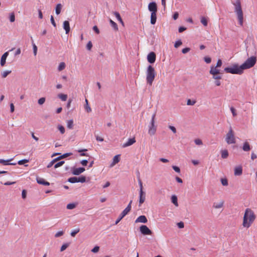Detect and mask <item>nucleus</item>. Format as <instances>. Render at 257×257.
Masks as SVG:
<instances>
[{
  "label": "nucleus",
  "mask_w": 257,
  "mask_h": 257,
  "mask_svg": "<svg viewBox=\"0 0 257 257\" xmlns=\"http://www.w3.org/2000/svg\"><path fill=\"white\" fill-rule=\"evenodd\" d=\"M255 217L253 211L250 208H246L243 218V226L248 228L254 221Z\"/></svg>",
  "instance_id": "nucleus-1"
},
{
  "label": "nucleus",
  "mask_w": 257,
  "mask_h": 257,
  "mask_svg": "<svg viewBox=\"0 0 257 257\" xmlns=\"http://www.w3.org/2000/svg\"><path fill=\"white\" fill-rule=\"evenodd\" d=\"M232 5L234 7V12L237 16L239 23L240 25L243 24V14L241 8V2L240 0H236L234 2H232Z\"/></svg>",
  "instance_id": "nucleus-2"
},
{
  "label": "nucleus",
  "mask_w": 257,
  "mask_h": 257,
  "mask_svg": "<svg viewBox=\"0 0 257 257\" xmlns=\"http://www.w3.org/2000/svg\"><path fill=\"white\" fill-rule=\"evenodd\" d=\"M224 71L233 74L240 75L243 73V69L241 65L239 66L237 64H234L231 67L225 68Z\"/></svg>",
  "instance_id": "nucleus-3"
},
{
  "label": "nucleus",
  "mask_w": 257,
  "mask_h": 257,
  "mask_svg": "<svg viewBox=\"0 0 257 257\" xmlns=\"http://www.w3.org/2000/svg\"><path fill=\"white\" fill-rule=\"evenodd\" d=\"M146 73L147 82L150 85H152L156 75L154 68L152 65H149Z\"/></svg>",
  "instance_id": "nucleus-4"
},
{
  "label": "nucleus",
  "mask_w": 257,
  "mask_h": 257,
  "mask_svg": "<svg viewBox=\"0 0 257 257\" xmlns=\"http://www.w3.org/2000/svg\"><path fill=\"white\" fill-rule=\"evenodd\" d=\"M256 57L252 56L248 58L241 65L243 70L252 67L256 63Z\"/></svg>",
  "instance_id": "nucleus-5"
},
{
  "label": "nucleus",
  "mask_w": 257,
  "mask_h": 257,
  "mask_svg": "<svg viewBox=\"0 0 257 257\" xmlns=\"http://www.w3.org/2000/svg\"><path fill=\"white\" fill-rule=\"evenodd\" d=\"M132 202L133 201L131 200L127 207L120 214L119 216L115 222V225L117 224L119 222L131 211L132 208L131 204Z\"/></svg>",
  "instance_id": "nucleus-6"
},
{
  "label": "nucleus",
  "mask_w": 257,
  "mask_h": 257,
  "mask_svg": "<svg viewBox=\"0 0 257 257\" xmlns=\"http://www.w3.org/2000/svg\"><path fill=\"white\" fill-rule=\"evenodd\" d=\"M225 141L228 144L235 143L234 133L231 127H230L229 131L226 134Z\"/></svg>",
  "instance_id": "nucleus-7"
},
{
  "label": "nucleus",
  "mask_w": 257,
  "mask_h": 257,
  "mask_svg": "<svg viewBox=\"0 0 257 257\" xmlns=\"http://www.w3.org/2000/svg\"><path fill=\"white\" fill-rule=\"evenodd\" d=\"M156 116V113H154L152 116V119L151 121V125L149 127V134L152 136L154 135L156 132V126L155 125V118Z\"/></svg>",
  "instance_id": "nucleus-8"
},
{
  "label": "nucleus",
  "mask_w": 257,
  "mask_h": 257,
  "mask_svg": "<svg viewBox=\"0 0 257 257\" xmlns=\"http://www.w3.org/2000/svg\"><path fill=\"white\" fill-rule=\"evenodd\" d=\"M68 181L71 183H75L78 182L84 183L86 182V177L84 176H81L79 177H70L68 179Z\"/></svg>",
  "instance_id": "nucleus-9"
},
{
  "label": "nucleus",
  "mask_w": 257,
  "mask_h": 257,
  "mask_svg": "<svg viewBox=\"0 0 257 257\" xmlns=\"http://www.w3.org/2000/svg\"><path fill=\"white\" fill-rule=\"evenodd\" d=\"M140 231L144 235H152L153 232L150 230L149 227L145 225H142L140 227Z\"/></svg>",
  "instance_id": "nucleus-10"
},
{
  "label": "nucleus",
  "mask_w": 257,
  "mask_h": 257,
  "mask_svg": "<svg viewBox=\"0 0 257 257\" xmlns=\"http://www.w3.org/2000/svg\"><path fill=\"white\" fill-rule=\"evenodd\" d=\"M148 10L151 13H157L158 8L156 2H152L148 5Z\"/></svg>",
  "instance_id": "nucleus-11"
},
{
  "label": "nucleus",
  "mask_w": 257,
  "mask_h": 257,
  "mask_svg": "<svg viewBox=\"0 0 257 257\" xmlns=\"http://www.w3.org/2000/svg\"><path fill=\"white\" fill-rule=\"evenodd\" d=\"M156 56L154 52H150L147 56L148 61L151 63H154L156 61Z\"/></svg>",
  "instance_id": "nucleus-12"
},
{
  "label": "nucleus",
  "mask_w": 257,
  "mask_h": 257,
  "mask_svg": "<svg viewBox=\"0 0 257 257\" xmlns=\"http://www.w3.org/2000/svg\"><path fill=\"white\" fill-rule=\"evenodd\" d=\"M85 170V169L83 167H80L78 168H73L72 173L73 175L78 176L83 173Z\"/></svg>",
  "instance_id": "nucleus-13"
},
{
  "label": "nucleus",
  "mask_w": 257,
  "mask_h": 257,
  "mask_svg": "<svg viewBox=\"0 0 257 257\" xmlns=\"http://www.w3.org/2000/svg\"><path fill=\"white\" fill-rule=\"evenodd\" d=\"M146 199V193L143 190H140L139 206L143 204Z\"/></svg>",
  "instance_id": "nucleus-14"
},
{
  "label": "nucleus",
  "mask_w": 257,
  "mask_h": 257,
  "mask_svg": "<svg viewBox=\"0 0 257 257\" xmlns=\"http://www.w3.org/2000/svg\"><path fill=\"white\" fill-rule=\"evenodd\" d=\"M148 221L147 217L145 215H141L135 220L136 223L141 222L146 223Z\"/></svg>",
  "instance_id": "nucleus-15"
},
{
  "label": "nucleus",
  "mask_w": 257,
  "mask_h": 257,
  "mask_svg": "<svg viewBox=\"0 0 257 257\" xmlns=\"http://www.w3.org/2000/svg\"><path fill=\"white\" fill-rule=\"evenodd\" d=\"M36 181L38 184H41V185H43L44 186H49L50 185V183L46 181L44 179L41 178L39 177H37L36 178Z\"/></svg>",
  "instance_id": "nucleus-16"
},
{
  "label": "nucleus",
  "mask_w": 257,
  "mask_h": 257,
  "mask_svg": "<svg viewBox=\"0 0 257 257\" xmlns=\"http://www.w3.org/2000/svg\"><path fill=\"white\" fill-rule=\"evenodd\" d=\"M13 159H11L10 160H3L0 159V164H3V165H16L17 164L16 163H10Z\"/></svg>",
  "instance_id": "nucleus-17"
},
{
  "label": "nucleus",
  "mask_w": 257,
  "mask_h": 257,
  "mask_svg": "<svg viewBox=\"0 0 257 257\" xmlns=\"http://www.w3.org/2000/svg\"><path fill=\"white\" fill-rule=\"evenodd\" d=\"M209 73L211 74H220V70L217 68L215 67L214 66L212 65L210 67V70Z\"/></svg>",
  "instance_id": "nucleus-18"
},
{
  "label": "nucleus",
  "mask_w": 257,
  "mask_h": 257,
  "mask_svg": "<svg viewBox=\"0 0 257 257\" xmlns=\"http://www.w3.org/2000/svg\"><path fill=\"white\" fill-rule=\"evenodd\" d=\"M135 142H136V140H135V138L129 139L128 141L126 143H125L122 145V147L123 148L127 147L128 146L132 145Z\"/></svg>",
  "instance_id": "nucleus-19"
},
{
  "label": "nucleus",
  "mask_w": 257,
  "mask_h": 257,
  "mask_svg": "<svg viewBox=\"0 0 257 257\" xmlns=\"http://www.w3.org/2000/svg\"><path fill=\"white\" fill-rule=\"evenodd\" d=\"M9 55V52H5L2 56L1 59V65L2 66H3L6 64V59Z\"/></svg>",
  "instance_id": "nucleus-20"
},
{
  "label": "nucleus",
  "mask_w": 257,
  "mask_h": 257,
  "mask_svg": "<svg viewBox=\"0 0 257 257\" xmlns=\"http://www.w3.org/2000/svg\"><path fill=\"white\" fill-rule=\"evenodd\" d=\"M63 28L66 31V34H68L70 32V24L68 21H65L63 22Z\"/></svg>",
  "instance_id": "nucleus-21"
},
{
  "label": "nucleus",
  "mask_w": 257,
  "mask_h": 257,
  "mask_svg": "<svg viewBox=\"0 0 257 257\" xmlns=\"http://www.w3.org/2000/svg\"><path fill=\"white\" fill-rule=\"evenodd\" d=\"M120 161V155H115L113 158V161L112 163L110 164V167H113L116 164L118 163Z\"/></svg>",
  "instance_id": "nucleus-22"
},
{
  "label": "nucleus",
  "mask_w": 257,
  "mask_h": 257,
  "mask_svg": "<svg viewBox=\"0 0 257 257\" xmlns=\"http://www.w3.org/2000/svg\"><path fill=\"white\" fill-rule=\"evenodd\" d=\"M242 173V167L239 166L235 168L234 169V175L240 176Z\"/></svg>",
  "instance_id": "nucleus-23"
},
{
  "label": "nucleus",
  "mask_w": 257,
  "mask_h": 257,
  "mask_svg": "<svg viewBox=\"0 0 257 257\" xmlns=\"http://www.w3.org/2000/svg\"><path fill=\"white\" fill-rule=\"evenodd\" d=\"M157 21V13H151V24L152 25L155 24Z\"/></svg>",
  "instance_id": "nucleus-24"
},
{
  "label": "nucleus",
  "mask_w": 257,
  "mask_h": 257,
  "mask_svg": "<svg viewBox=\"0 0 257 257\" xmlns=\"http://www.w3.org/2000/svg\"><path fill=\"white\" fill-rule=\"evenodd\" d=\"M72 155V153H67L64 154L63 155H61V156L55 158V161H56V162H57V161H59L62 159H64L68 156H70Z\"/></svg>",
  "instance_id": "nucleus-25"
},
{
  "label": "nucleus",
  "mask_w": 257,
  "mask_h": 257,
  "mask_svg": "<svg viewBox=\"0 0 257 257\" xmlns=\"http://www.w3.org/2000/svg\"><path fill=\"white\" fill-rule=\"evenodd\" d=\"M113 15L115 16V17L117 18V19L118 20V21L121 23V24L124 26V23L120 16V14L117 12H113Z\"/></svg>",
  "instance_id": "nucleus-26"
},
{
  "label": "nucleus",
  "mask_w": 257,
  "mask_h": 257,
  "mask_svg": "<svg viewBox=\"0 0 257 257\" xmlns=\"http://www.w3.org/2000/svg\"><path fill=\"white\" fill-rule=\"evenodd\" d=\"M242 150L245 152H248L250 150V147L247 142H245L242 146Z\"/></svg>",
  "instance_id": "nucleus-27"
},
{
  "label": "nucleus",
  "mask_w": 257,
  "mask_h": 257,
  "mask_svg": "<svg viewBox=\"0 0 257 257\" xmlns=\"http://www.w3.org/2000/svg\"><path fill=\"white\" fill-rule=\"evenodd\" d=\"M109 23L111 25V26L113 28L114 31H117L118 29L117 27V25L116 23H115L114 21H113L111 19H109Z\"/></svg>",
  "instance_id": "nucleus-28"
},
{
  "label": "nucleus",
  "mask_w": 257,
  "mask_h": 257,
  "mask_svg": "<svg viewBox=\"0 0 257 257\" xmlns=\"http://www.w3.org/2000/svg\"><path fill=\"white\" fill-rule=\"evenodd\" d=\"M224 204V202L223 201H220L219 203H214L213 205V207L215 209H219L221 208Z\"/></svg>",
  "instance_id": "nucleus-29"
},
{
  "label": "nucleus",
  "mask_w": 257,
  "mask_h": 257,
  "mask_svg": "<svg viewBox=\"0 0 257 257\" xmlns=\"http://www.w3.org/2000/svg\"><path fill=\"white\" fill-rule=\"evenodd\" d=\"M62 6L61 4H58L56 5L55 8V13L57 15H59L60 14Z\"/></svg>",
  "instance_id": "nucleus-30"
},
{
  "label": "nucleus",
  "mask_w": 257,
  "mask_h": 257,
  "mask_svg": "<svg viewBox=\"0 0 257 257\" xmlns=\"http://www.w3.org/2000/svg\"><path fill=\"white\" fill-rule=\"evenodd\" d=\"M221 157L223 159H226L228 157V152L227 150H222L221 151Z\"/></svg>",
  "instance_id": "nucleus-31"
},
{
  "label": "nucleus",
  "mask_w": 257,
  "mask_h": 257,
  "mask_svg": "<svg viewBox=\"0 0 257 257\" xmlns=\"http://www.w3.org/2000/svg\"><path fill=\"white\" fill-rule=\"evenodd\" d=\"M171 201L176 206H178V199L176 196L174 195L172 196Z\"/></svg>",
  "instance_id": "nucleus-32"
},
{
  "label": "nucleus",
  "mask_w": 257,
  "mask_h": 257,
  "mask_svg": "<svg viewBox=\"0 0 257 257\" xmlns=\"http://www.w3.org/2000/svg\"><path fill=\"white\" fill-rule=\"evenodd\" d=\"M58 97L61 99L62 101H66L67 99V95L62 93H60L58 95Z\"/></svg>",
  "instance_id": "nucleus-33"
},
{
  "label": "nucleus",
  "mask_w": 257,
  "mask_h": 257,
  "mask_svg": "<svg viewBox=\"0 0 257 257\" xmlns=\"http://www.w3.org/2000/svg\"><path fill=\"white\" fill-rule=\"evenodd\" d=\"M66 65L64 62H61L58 67V70L59 71H61L63 70H64L65 68Z\"/></svg>",
  "instance_id": "nucleus-34"
},
{
  "label": "nucleus",
  "mask_w": 257,
  "mask_h": 257,
  "mask_svg": "<svg viewBox=\"0 0 257 257\" xmlns=\"http://www.w3.org/2000/svg\"><path fill=\"white\" fill-rule=\"evenodd\" d=\"M73 126V121L72 119H70L67 121V127L69 129H72Z\"/></svg>",
  "instance_id": "nucleus-35"
},
{
  "label": "nucleus",
  "mask_w": 257,
  "mask_h": 257,
  "mask_svg": "<svg viewBox=\"0 0 257 257\" xmlns=\"http://www.w3.org/2000/svg\"><path fill=\"white\" fill-rule=\"evenodd\" d=\"M85 102H86V105L85 106V109L87 112H89L91 111V109L88 105V102L87 99H85Z\"/></svg>",
  "instance_id": "nucleus-36"
},
{
  "label": "nucleus",
  "mask_w": 257,
  "mask_h": 257,
  "mask_svg": "<svg viewBox=\"0 0 257 257\" xmlns=\"http://www.w3.org/2000/svg\"><path fill=\"white\" fill-rule=\"evenodd\" d=\"M70 243H64L60 248V251H63L65 250L69 246Z\"/></svg>",
  "instance_id": "nucleus-37"
},
{
  "label": "nucleus",
  "mask_w": 257,
  "mask_h": 257,
  "mask_svg": "<svg viewBox=\"0 0 257 257\" xmlns=\"http://www.w3.org/2000/svg\"><path fill=\"white\" fill-rule=\"evenodd\" d=\"M80 231V229L79 228H76L73 231H71L70 234L72 237H75L76 234L78 233Z\"/></svg>",
  "instance_id": "nucleus-38"
},
{
  "label": "nucleus",
  "mask_w": 257,
  "mask_h": 257,
  "mask_svg": "<svg viewBox=\"0 0 257 257\" xmlns=\"http://www.w3.org/2000/svg\"><path fill=\"white\" fill-rule=\"evenodd\" d=\"M76 206V204L75 203H69L67 205V209H73L75 208Z\"/></svg>",
  "instance_id": "nucleus-39"
},
{
  "label": "nucleus",
  "mask_w": 257,
  "mask_h": 257,
  "mask_svg": "<svg viewBox=\"0 0 257 257\" xmlns=\"http://www.w3.org/2000/svg\"><path fill=\"white\" fill-rule=\"evenodd\" d=\"M201 23L205 26H207L208 22L207 20L205 17H202L201 19Z\"/></svg>",
  "instance_id": "nucleus-40"
},
{
  "label": "nucleus",
  "mask_w": 257,
  "mask_h": 257,
  "mask_svg": "<svg viewBox=\"0 0 257 257\" xmlns=\"http://www.w3.org/2000/svg\"><path fill=\"white\" fill-rule=\"evenodd\" d=\"M64 163H65V162L64 161H60V162H59L55 164L54 168H57L62 166L64 164Z\"/></svg>",
  "instance_id": "nucleus-41"
},
{
  "label": "nucleus",
  "mask_w": 257,
  "mask_h": 257,
  "mask_svg": "<svg viewBox=\"0 0 257 257\" xmlns=\"http://www.w3.org/2000/svg\"><path fill=\"white\" fill-rule=\"evenodd\" d=\"M221 182L223 186H226L228 185V181L226 178H222L221 179Z\"/></svg>",
  "instance_id": "nucleus-42"
},
{
  "label": "nucleus",
  "mask_w": 257,
  "mask_h": 257,
  "mask_svg": "<svg viewBox=\"0 0 257 257\" xmlns=\"http://www.w3.org/2000/svg\"><path fill=\"white\" fill-rule=\"evenodd\" d=\"M78 151L79 153H81L80 154V156H88V155L87 154L83 153V152L87 151L86 149L79 150Z\"/></svg>",
  "instance_id": "nucleus-43"
},
{
  "label": "nucleus",
  "mask_w": 257,
  "mask_h": 257,
  "mask_svg": "<svg viewBox=\"0 0 257 257\" xmlns=\"http://www.w3.org/2000/svg\"><path fill=\"white\" fill-rule=\"evenodd\" d=\"M46 98L45 97H41L38 99V103L40 105H42L45 102Z\"/></svg>",
  "instance_id": "nucleus-44"
},
{
  "label": "nucleus",
  "mask_w": 257,
  "mask_h": 257,
  "mask_svg": "<svg viewBox=\"0 0 257 257\" xmlns=\"http://www.w3.org/2000/svg\"><path fill=\"white\" fill-rule=\"evenodd\" d=\"M10 21L11 22H14L15 21V16L14 13H12L10 15Z\"/></svg>",
  "instance_id": "nucleus-45"
},
{
  "label": "nucleus",
  "mask_w": 257,
  "mask_h": 257,
  "mask_svg": "<svg viewBox=\"0 0 257 257\" xmlns=\"http://www.w3.org/2000/svg\"><path fill=\"white\" fill-rule=\"evenodd\" d=\"M29 160H27V159H23V160H20L18 161V164L20 165H23L26 163H28L29 162Z\"/></svg>",
  "instance_id": "nucleus-46"
},
{
  "label": "nucleus",
  "mask_w": 257,
  "mask_h": 257,
  "mask_svg": "<svg viewBox=\"0 0 257 257\" xmlns=\"http://www.w3.org/2000/svg\"><path fill=\"white\" fill-rule=\"evenodd\" d=\"M182 44V42L181 40L176 41L174 44V47L176 48H178Z\"/></svg>",
  "instance_id": "nucleus-47"
},
{
  "label": "nucleus",
  "mask_w": 257,
  "mask_h": 257,
  "mask_svg": "<svg viewBox=\"0 0 257 257\" xmlns=\"http://www.w3.org/2000/svg\"><path fill=\"white\" fill-rule=\"evenodd\" d=\"M213 79L216 80H219L222 78V76L220 74H212Z\"/></svg>",
  "instance_id": "nucleus-48"
},
{
  "label": "nucleus",
  "mask_w": 257,
  "mask_h": 257,
  "mask_svg": "<svg viewBox=\"0 0 257 257\" xmlns=\"http://www.w3.org/2000/svg\"><path fill=\"white\" fill-rule=\"evenodd\" d=\"M58 128L60 131V133L62 134H64V133H65V128H64V127L63 126L61 125H59L58 126Z\"/></svg>",
  "instance_id": "nucleus-49"
},
{
  "label": "nucleus",
  "mask_w": 257,
  "mask_h": 257,
  "mask_svg": "<svg viewBox=\"0 0 257 257\" xmlns=\"http://www.w3.org/2000/svg\"><path fill=\"white\" fill-rule=\"evenodd\" d=\"M195 103H196L195 100H191L190 99H188L187 101V104L188 105H193Z\"/></svg>",
  "instance_id": "nucleus-50"
},
{
  "label": "nucleus",
  "mask_w": 257,
  "mask_h": 257,
  "mask_svg": "<svg viewBox=\"0 0 257 257\" xmlns=\"http://www.w3.org/2000/svg\"><path fill=\"white\" fill-rule=\"evenodd\" d=\"M11 73V71H4L2 74V77L3 78H6Z\"/></svg>",
  "instance_id": "nucleus-51"
},
{
  "label": "nucleus",
  "mask_w": 257,
  "mask_h": 257,
  "mask_svg": "<svg viewBox=\"0 0 257 257\" xmlns=\"http://www.w3.org/2000/svg\"><path fill=\"white\" fill-rule=\"evenodd\" d=\"M33 43V52H34V55L35 56H36L37 55V47L36 46V45L33 43V42H32Z\"/></svg>",
  "instance_id": "nucleus-52"
},
{
  "label": "nucleus",
  "mask_w": 257,
  "mask_h": 257,
  "mask_svg": "<svg viewBox=\"0 0 257 257\" xmlns=\"http://www.w3.org/2000/svg\"><path fill=\"white\" fill-rule=\"evenodd\" d=\"M92 47V44L91 41H89L86 45V48L88 50H91Z\"/></svg>",
  "instance_id": "nucleus-53"
},
{
  "label": "nucleus",
  "mask_w": 257,
  "mask_h": 257,
  "mask_svg": "<svg viewBox=\"0 0 257 257\" xmlns=\"http://www.w3.org/2000/svg\"><path fill=\"white\" fill-rule=\"evenodd\" d=\"M63 234H64V232H63V231H60L57 232L55 234V237H60V236H62Z\"/></svg>",
  "instance_id": "nucleus-54"
},
{
  "label": "nucleus",
  "mask_w": 257,
  "mask_h": 257,
  "mask_svg": "<svg viewBox=\"0 0 257 257\" xmlns=\"http://www.w3.org/2000/svg\"><path fill=\"white\" fill-rule=\"evenodd\" d=\"M222 62L221 60V59H218L217 62L216 66H214V67H216V68L220 67L221 66V65H222Z\"/></svg>",
  "instance_id": "nucleus-55"
},
{
  "label": "nucleus",
  "mask_w": 257,
  "mask_h": 257,
  "mask_svg": "<svg viewBox=\"0 0 257 257\" xmlns=\"http://www.w3.org/2000/svg\"><path fill=\"white\" fill-rule=\"evenodd\" d=\"M204 60L205 62L207 64H209V63H211V59L209 57H207V56L205 57L204 58Z\"/></svg>",
  "instance_id": "nucleus-56"
},
{
  "label": "nucleus",
  "mask_w": 257,
  "mask_h": 257,
  "mask_svg": "<svg viewBox=\"0 0 257 257\" xmlns=\"http://www.w3.org/2000/svg\"><path fill=\"white\" fill-rule=\"evenodd\" d=\"M230 110H231L233 116H236L237 115V113L236 112V110L234 107H231Z\"/></svg>",
  "instance_id": "nucleus-57"
},
{
  "label": "nucleus",
  "mask_w": 257,
  "mask_h": 257,
  "mask_svg": "<svg viewBox=\"0 0 257 257\" xmlns=\"http://www.w3.org/2000/svg\"><path fill=\"white\" fill-rule=\"evenodd\" d=\"M173 169L177 173H180V169L179 167L176 166H172Z\"/></svg>",
  "instance_id": "nucleus-58"
},
{
  "label": "nucleus",
  "mask_w": 257,
  "mask_h": 257,
  "mask_svg": "<svg viewBox=\"0 0 257 257\" xmlns=\"http://www.w3.org/2000/svg\"><path fill=\"white\" fill-rule=\"evenodd\" d=\"M194 142L197 145H201L202 144V142L200 139H195Z\"/></svg>",
  "instance_id": "nucleus-59"
},
{
  "label": "nucleus",
  "mask_w": 257,
  "mask_h": 257,
  "mask_svg": "<svg viewBox=\"0 0 257 257\" xmlns=\"http://www.w3.org/2000/svg\"><path fill=\"white\" fill-rule=\"evenodd\" d=\"M99 250V247L98 246H95L91 250V251L94 253L97 252Z\"/></svg>",
  "instance_id": "nucleus-60"
},
{
  "label": "nucleus",
  "mask_w": 257,
  "mask_h": 257,
  "mask_svg": "<svg viewBox=\"0 0 257 257\" xmlns=\"http://www.w3.org/2000/svg\"><path fill=\"white\" fill-rule=\"evenodd\" d=\"M55 162H56V161H55V159H54L49 163L47 165V168H49L51 167Z\"/></svg>",
  "instance_id": "nucleus-61"
},
{
  "label": "nucleus",
  "mask_w": 257,
  "mask_h": 257,
  "mask_svg": "<svg viewBox=\"0 0 257 257\" xmlns=\"http://www.w3.org/2000/svg\"><path fill=\"white\" fill-rule=\"evenodd\" d=\"M50 21H51V22L52 25L54 27H56V23L55 22V20H54V18H53V17L52 16H51Z\"/></svg>",
  "instance_id": "nucleus-62"
},
{
  "label": "nucleus",
  "mask_w": 257,
  "mask_h": 257,
  "mask_svg": "<svg viewBox=\"0 0 257 257\" xmlns=\"http://www.w3.org/2000/svg\"><path fill=\"white\" fill-rule=\"evenodd\" d=\"M27 196V191L26 190H23L22 192V197L23 199H25Z\"/></svg>",
  "instance_id": "nucleus-63"
},
{
  "label": "nucleus",
  "mask_w": 257,
  "mask_h": 257,
  "mask_svg": "<svg viewBox=\"0 0 257 257\" xmlns=\"http://www.w3.org/2000/svg\"><path fill=\"white\" fill-rule=\"evenodd\" d=\"M190 50V49L189 48L187 47V48L183 49L182 50V52L183 54H186V53H188V52H189Z\"/></svg>",
  "instance_id": "nucleus-64"
}]
</instances>
